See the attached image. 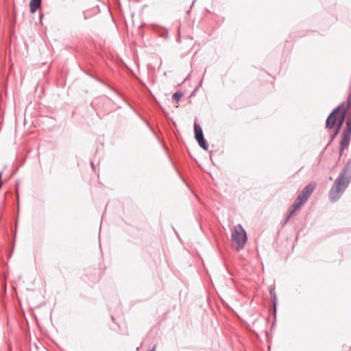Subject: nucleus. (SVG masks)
<instances>
[{
    "label": "nucleus",
    "mask_w": 351,
    "mask_h": 351,
    "mask_svg": "<svg viewBox=\"0 0 351 351\" xmlns=\"http://www.w3.org/2000/svg\"><path fill=\"white\" fill-rule=\"evenodd\" d=\"M351 181V161L347 162L329 191L331 202L337 201Z\"/></svg>",
    "instance_id": "nucleus-1"
},
{
    "label": "nucleus",
    "mask_w": 351,
    "mask_h": 351,
    "mask_svg": "<svg viewBox=\"0 0 351 351\" xmlns=\"http://www.w3.org/2000/svg\"><path fill=\"white\" fill-rule=\"evenodd\" d=\"M315 183H310L306 185L301 191L300 195L298 196L292 206H291L289 213L285 219V223H287L291 216L298 209L301 208V206L304 204L307 200L308 199L310 195L313 192L315 188Z\"/></svg>",
    "instance_id": "nucleus-2"
},
{
    "label": "nucleus",
    "mask_w": 351,
    "mask_h": 351,
    "mask_svg": "<svg viewBox=\"0 0 351 351\" xmlns=\"http://www.w3.org/2000/svg\"><path fill=\"white\" fill-rule=\"evenodd\" d=\"M247 242V234L245 230L241 224L234 226L232 232V243L237 251L243 249Z\"/></svg>",
    "instance_id": "nucleus-3"
},
{
    "label": "nucleus",
    "mask_w": 351,
    "mask_h": 351,
    "mask_svg": "<svg viewBox=\"0 0 351 351\" xmlns=\"http://www.w3.org/2000/svg\"><path fill=\"white\" fill-rule=\"evenodd\" d=\"M195 137L198 142L199 145L204 150H207L208 145L204 139L203 131L201 126L196 123L194 124Z\"/></svg>",
    "instance_id": "nucleus-4"
},
{
    "label": "nucleus",
    "mask_w": 351,
    "mask_h": 351,
    "mask_svg": "<svg viewBox=\"0 0 351 351\" xmlns=\"http://www.w3.org/2000/svg\"><path fill=\"white\" fill-rule=\"evenodd\" d=\"M340 106H337L335 108L332 112L328 117L326 121V126L328 129H331L333 128L334 125L336 123L337 116L336 114L339 112Z\"/></svg>",
    "instance_id": "nucleus-5"
},
{
    "label": "nucleus",
    "mask_w": 351,
    "mask_h": 351,
    "mask_svg": "<svg viewBox=\"0 0 351 351\" xmlns=\"http://www.w3.org/2000/svg\"><path fill=\"white\" fill-rule=\"evenodd\" d=\"M351 135L347 134H342V138L340 142V154L341 155L344 149L347 148L350 144Z\"/></svg>",
    "instance_id": "nucleus-6"
},
{
    "label": "nucleus",
    "mask_w": 351,
    "mask_h": 351,
    "mask_svg": "<svg viewBox=\"0 0 351 351\" xmlns=\"http://www.w3.org/2000/svg\"><path fill=\"white\" fill-rule=\"evenodd\" d=\"M42 0H31L30 1V10L31 12H34L40 5Z\"/></svg>",
    "instance_id": "nucleus-7"
},
{
    "label": "nucleus",
    "mask_w": 351,
    "mask_h": 351,
    "mask_svg": "<svg viewBox=\"0 0 351 351\" xmlns=\"http://www.w3.org/2000/svg\"><path fill=\"white\" fill-rule=\"evenodd\" d=\"M343 133L351 135V120L346 123V127Z\"/></svg>",
    "instance_id": "nucleus-8"
},
{
    "label": "nucleus",
    "mask_w": 351,
    "mask_h": 351,
    "mask_svg": "<svg viewBox=\"0 0 351 351\" xmlns=\"http://www.w3.org/2000/svg\"><path fill=\"white\" fill-rule=\"evenodd\" d=\"M183 96V94L180 92H176L175 93L173 94V99L175 100L176 101H179L180 100V99Z\"/></svg>",
    "instance_id": "nucleus-9"
},
{
    "label": "nucleus",
    "mask_w": 351,
    "mask_h": 351,
    "mask_svg": "<svg viewBox=\"0 0 351 351\" xmlns=\"http://www.w3.org/2000/svg\"><path fill=\"white\" fill-rule=\"evenodd\" d=\"M2 175H3V172H2V171H1V172H0V185H1V186H2V185H3V182H2V180H1Z\"/></svg>",
    "instance_id": "nucleus-10"
},
{
    "label": "nucleus",
    "mask_w": 351,
    "mask_h": 351,
    "mask_svg": "<svg viewBox=\"0 0 351 351\" xmlns=\"http://www.w3.org/2000/svg\"><path fill=\"white\" fill-rule=\"evenodd\" d=\"M348 102L349 104H351V93L348 96Z\"/></svg>",
    "instance_id": "nucleus-11"
},
{
    "label": "nucleus",
    "mask_w": 351,
    "mask_h": 351,
    "mask_svg": "<svg viewBox=\"0 0 351 351\" xmlns=\"http://www.w3.org/2000/svg\"><path fill=\"white\" fill-rule=\"evenodd\" d=\"M344 117H345V116H344V115H343V116H342V117H341V121H340V122H339V125L343 123V120H344Z\"/></svg>",
    "instance_id": "nucleus-12"
},
{
    "label": "nucleus",
    "mask_w": 351,
    "mask_h": 351,
    "mask_svg": "<svg viewBox=\"0 0 351 351\" xmlns=\"http://www.w3.org/2000/svg\"><path fill=\"white\" fill-rule=\"evenodd\" d=\"M337 132H338V130L335 132V134H333L332 138H334L337 135Z\"/></svg>",
    "instance_id": "nucleus-13"
},
{
    "label": "nucleus",
    "mask_w": 351,
    "mask_h": 351,
    "mask_svg": "<svg viewBox=\"0 0 351 351\" xmlns=\"http://www.w3.org/2000/svg\"><path fill=\"white\" fill-rule=\"evenodd\" d=\"M150 351H156V346H154Z\"/></svg>",
    "instance_id": "nucleus-14"
},
{
    "label": "nucleus",
    "mask_w": 351,
    "mask_h": 351,
    "mask_svg": "<svg viewBox=\"0 0 351 351\" xmlns=\"http://www.w3.org/2000/svg\"><path fill=\"white\" fill-rule=\"evenodd\" d=\"M42 17H43V15L41 14H40V20L42 19Z\"/></svg>",
    "instance_id": "nucleus-15"
}]
</instances>
